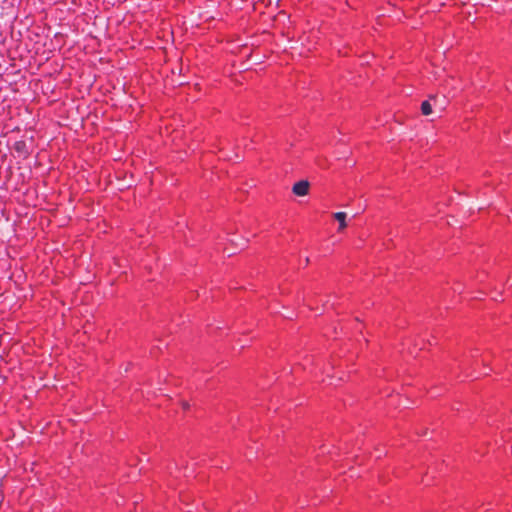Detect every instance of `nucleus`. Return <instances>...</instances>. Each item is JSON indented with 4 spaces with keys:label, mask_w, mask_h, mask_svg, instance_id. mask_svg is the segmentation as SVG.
<instances>
[{
    "label": "nucleus",
    "mask_w": 512,
    "mask_h": 512,
    "mask_svg": "<svg viewBox=\"0 0 512 512\" xmlns=\"http://www.w3.org/2000/svg\"><path fill=\"white\" fill-rule=\"evenodd\" d=\"M310 184L307 180L296 182L292 187V192L297 196H305L309 192Z\"/></svg>",
    "instance_id": "nucleus-1"
},
{
    "label": "nucleus",
    "mask_w": 512,
    "mask_h": 512,
    "mask_svg": "<svg viewBox=\"0 0 512 512\" xmlns=\"http://www.w3.org/2000/svg\"><path fill=\"white\" fill-rule=\"evenodd\" d=\"M431 101H433L435 104L437 102V98L435 96H431L429 100L423 101L421 104V112L425 116H428L432 113Z\"/></svg>",
    "instance_id": "nucleus-2"
},
{
    "label": "nucleus",
    "mask_w": 512,
    "mask_h": 512,
    "mask_svg": "<svg viewBox=\"0 0 512 512\" xmlns=\"http://www.w3.org/2000/svg\"><path fill=\"white\" fill-rule=\"evenodd\" d=\"M346 213L345 212H336L333 214V217L338 221L339 223V227H338V230L339 231H342L346 228L347 226V223H346Z\"/></svg>",
    "instance_id": "nucleus-3"
},
{
    "label": "nucleus",
    "mask_w": 512,
    "mask_h": 512,
    "mask_svg": "<svg viewBox=\"0 0 512 512\" xmlns=\"http://www.w3.org/2000/svg\"><path fill=\"white\" fill-rule=\"evenodd\" d=\"M14 149L23 156H26L27 150H26V143L24 141H18L14 144Z\"/></svg>",
    "instance_id": "nucleus-4"
},
{
    "label": "nucleus",
    "mask_w": 512,
    "mask_h": 512,
    "mask_svg": "<svg viewBox=\"0 0 512 512\" xmlns=\"http://www.w3.org/2000/svg\"><path fill=\"white\" fill-rule=\"evenodd\" d=\"M188 407H189L188 403L184 402V403H183V408H184V409H187Z\"/></svg>",
    "instance_id": "nucleus-5"
},
{
    "label": "nucleus",
    "mask_w": 512,
    "mask_h": 512,
    "mask_svg": "<svg viewBox=\"0 0 512 512\" xmlns=\"http://www.w3.org/2000/svg\"><path fill=\"white\" fill-rule=\"evenodd\" d=\"M309 262H310V260H309V258L307 257V258L304 260V263L309 264Z\"/></svg>",
    "instance_id": "nucleus-6"
}]
</instances>
